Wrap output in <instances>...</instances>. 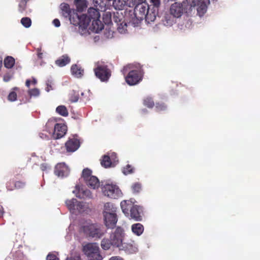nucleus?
Segmentation results:
<instances>
[{"label":"nucleus","mask_w":260,"mask_h":260,"mask_svg":"<svg viewBox=\"0 0 260 260\" xmlns=\"http://www.w3.org/2000/svg\"><path fill=\"white\" fill-rule=\"evenodd\" d=\"M61 14L64 18H68L71 23L79 27H85L87 24V19L84 14H79L77 10L71 9L69 4L62 3L60 6Z\"/></svg>","instance_id":"obj_1"},{"label":"nucleus","mask_w":260,"mask_h":260,"mask_svg":"<svg viewBox=\"0 0 260 260\" xmlns=\"http://www.w3.org/2000/svg\"><path fill=\"white\" fill-rule=\"evenodd\" d=\"M121 71L124 75L128 72L125 77V80L129 85H135L141 82L144 74L142 66L139 65L136 67L131 64L127 65L124 67Z\"/></svg>","instance_id":"obj_2"},{"label":"nucleus","mask_w":260,"mask_h":260,"mask_svg":"<svg viewBox=\"0 0 260 260\" xmlns=\"http://www.w3.org/2000/svg\"><path fill=\"white\" fill-rule=\"evenodd\" d=\"M82 231L87 237L95 239H100L104 236L106 231L100 224L86 223L82 227Z\"/></svg>","instance_id":"obj_3"},{"label":"nucleus","mask_w":260,"mask_h":260,"mask_svg":"<svg viewBox=\"0 0 260 260\" xmlns=\"http://www.w3.org/2000/svg\"><path fill=\"white\" fill-rule=\"evenodd\" d=\"M93 71L96 77L103 82H107L112 75V72L108 65L102 62L96 63Z\"/></svg>","instance_id":"obj_4"},{"label":"nucleus","mask_w":260,"mask_h":260,"mask_svg":"<svg viewBox=\"0 0 260 260\" xmlns=\"http://www.w3.org/2000/svg\"><path fill=\"white\" fill-rule=\"evenodd\" d=\"M83 251L88 260H102L100 248L96 243H88L83 247Z\"/></svg>","instance_id":"obj_5"},{"label":"nucleus","mask_w":260,"mask_h":260,"mask_svg":"<svg viewBox=\"0 0 260 260\" xmlns=\"http://www.w3.org/2000/svg\"><path fill=\"white\" fill-rule=\"evenodd\" d=\"M101 189L103 194L110 199H118L122 194L121 190L115 184H106L102 186Z\"/></svg>","instance_id":"obj_6"},{"label":"nucleus","mask_w":260,"mask_h":260,"mask_svg":"<svg viewBox=\"0 0 260 260\" xmlns=\"http://www.w3.org/2000/svg\"><path fill=\"white\" fill-rule=\"evenodd\" d=\"M188 8H191L187 3L175 2L170 8V13L174 17L180 18L184 13H187Z\"/></svg>","instance_id":"obj_7"},{"label":"nucleus","mask_w":260,"mask_h":260,"mask_svg":"<svg viewBox=\"0 0 260 260\" xmlns=\"http://www.w3.org/2000/svg\"><path fill=\"white\" fill-rule=\"evenodd\" d=\"M135 203L132 200H123L120 203V206L122 212L124 214L131 219V217H136V215L134 214V208L135 207Z\"/></svg>","instance_id":"obj_8"},{"label":"nucleus","mask_w":260,"mask_h":260,"mask_svg":"<svg viewBox=\"0 0 260 260\" xmlns=\"http://www.w3.org/2000/svg\"><path fill=\"white\" fill-rule=\"evenodd\" d=\"M123 230L120 227L117 228L114 232L111 234L110 239L113 246L118 247L119 248L120 247L123 243Z\"/></svg>","instance_id":"obj_9"},{"label":"nucleus","mask_w":260,"mask_h":260,"mask_svg":"<svg viewBox=\"0 0 260 260\" xmlns=\"http://www.w3.org/2000/svg\"><path fill=\"white\" fill-rule=\"evenodd\" d=\"M54 173L58 177H66L70 174V169L65 163H58L55 167Z\"/></svg>","instance_id":"obj_10"},{"label":"nucleus","mask_w":260,"mask_h":260,"mask_svg":"<svg viewBox=\"0 0 260 260\" xmlns=\"http://www.w3.org/2000/svg\"><path fill=\"white\" fill-rule=\"evenodd\" d=\"M113 6L119 10H123L126 7H133L136 5V1L133 0H112Z\"/></svg>","instance_id":"obj_11"},{"label":"nucleus","mask_w":260,"mask_h":260,"mask_svg":"<svg viewBox=\"0 0 260 260\" xmlns=\"http://www.w3.org/2000/svg\"><path fill=\"white\" fill-rule=\"evenodd\" d=\"M119 249L124 250L127 254L136 253L138 251L136 243L133 240H131L129 242H123Z\"/></svg>","instance_id":"obj_12"},{"label":"nucleus","mask_w":260,"mask_h":260,"mask_svg":"<svg viewBox=\"0 0 260 260\" xmlns=\"http://www.w3.org/2000/svg\"><path fill=\"white\" fill-rule=\"evenodd\" d=\"M147 7L143 4H139L135 7L134 15L138 20H142L148 12Z\"/></svg>","instance_id":"obj_13"},{"label":"nucleus","mask_w":260,"mask_h":260,"mask_svg":"<svg viewBox=\"0 0 260 260\" xmlns=\"http://www.w3.org/2000/svg\"><path fill=\"white\" fill-rule=\"evenodd\" d=\"M67 131V126L62 123H56L54 127L52 137L55 139H58L64 136Z\"/></svg>","instance_id":"obj_14"},{"label":"nucleus","mask_w":260,"mask_h":260,"mask_svg":"<svg viewBox=\"0 0 260 260\" xmlns=\"http://www.w3.org/2000/svg\"><path fill=\"white\" fill-rule=\"evenodd\" d=\"M87 15L84 14L86 16V19H87V24L85 27H80L82 29H85L87 28L90 22L93 19H100V14L99 11L94 8H89L88 10Z\"/></svg>","instance_id":"obj_15"},{"label":"nucleus","mask_w":260,"mask_h":260,"mask_svg":"<svg viewBox=\"0 0 260 260\" xmlns=\"http://www.w3.org/2000/svg\"><path fill=\"white\" fill-rule=\"evenodd\" d=\"M105 225L108 228H113L117 221L116 213H108L104 215Z\"/></svg>","instance_id":"obj_16"},{"label":"nucleus","mask_w":260,"mask_h":260,"mask_svg":"<svg viewBox=\"0 0 260 260\" xmlns=\"http://www.w3.org/2000/svg\"><path fill=\"white\" fill-rule=\"evenodd\" d=\"M80 146V141L76 138L69 139L65 144L67 151L70 152L77 150Z\"/></svg>","instance_id":"obj_17"},{"label":"nucleus","mask_w":260,"mask_h":260,"mask_svg":"<svg viewBox=\"0 0 260 260\" xmlns=\"http://www.w3.org/2000/svg\"><path fill=\"white\" fill-rule=\"evenodd\" d=\"M85 183L89 188L93 189H98L100 185L99 179L94 176L90 177L89 179L85 181Z\"/></svg>","instance_id":"obj_18"},{"label":"nucleus","mask_w":260,"mask_h":260,"mask_svg":"<svg viewBox=\"0 0 260 260\" xmlns=\"http://www.w3.org/2000/svg\"><path fill=\"white\" fill-rule=\"evenodd\" d=\"M92 24L89 29L92 31L98 33L104 28V24L100 19H93L91 20Z\"/></svg>","instance_id":"obj_19"},{"label":"nucleus","mask_w":260,"mask_h":260,"mask_svg":"<svg viewBox=\"0 0 260 260\" xmlns=\"http://www.w3.org/2000/svg\"><path fill=\"white\" fill-rule=\"evenodd\" d=\"M71 61V58L67 54H64L59 57L55 61V64L59 67H63L69 64Z\"/></svg>","instance_id":"obj_20"},{"label":"nucleus","mask_w":260,"mask_h":260,"mask_svg":"<svg viewBox=\"0 0 260 260\" xmlns=\"http://www.w3.org/2000/svg\"><path fill=\"white\" fill-rule=\"evenodd\" d=\"M134 214L136 215V217H131L136 221H142L143 216V208L141 206L135 205L134 208Z\"/></svg>","instance_id":"obj_21"},{"label":"nucleus","mask_w":260,"mask_h":260,"mask_svg":"<svg viewBox=\"0 0 260 260\" xmlns=\"http://www.w3.org/2000/svg\"><path fill=\"white\" fill-rule=\"evenodd\" d=\"M78 201L76 199L68 200L66 201V204L68 209L73 213H76V209Z\"/></svg>","instance_id":"obj_22"},{"label":"nucleus","mask_w":260,"mask_h":260,"mask_svg":"<svg viewBox=\"0 0 260 260\" xmlns=\"http://www.w3.org/2000/svg\"><path fill=\"white\" fill-rule=\"evenodd\" d=\"M72 74L76 77L80 78L83 76L84 70L77 64H73L71 68Z\"/></svg>","instance_id":"obj_23"},{"label":"nucleus","mask_w":260,"mask_h":260,"mask_svg":"<svg viewBox=\"0 0 260 260\" xmlns=\"http://www.w3.org/2000/svg\"><path fill=\"white\" fill-rule=\"evenodd\" d=\"M132 230L137 236H140L144 232V226L140 223L133 224L132 225Z\"/></svg>","instance_id":"obj_24"},{"label":"nucleus","mask_w":260,"mask_h":260,"mask_svg":"<svg viewBox=\"0 0 260 260\" xmlns=\"http://www.w3.org/2000/svg\"><path fill=\"white\" fill-rule=\"evenodd\" d=\"M89 207L88 205L83 202H78L76 209V212L77 211L79 213H82L87 212Z\"/></svg>","instance_id":"obj_25"},{"label":"nucleus","mask_w":260,"mask_h":260,"mask_svg":"<svg viewBox=\"0 0 260 260\" xmlns=\"http://www.w3.org/2000/svg\"><path fill=\"white\" fill-rule=\"evenodd\" d=\"M4 66L8 69L12 68L15 64V59L12 56H7L4 61Z\"/></svg>","instance_id":"obj_26"},{"label":"nucleus","mask_w":260,"mask_h":260,"mask_svg":"<svg viewBox=\"0 0 260 260\" xmlns=\"http://www.w3.org/2000/svg\"><path fill=\"white\" fill-rule=\"evenodd\" d=\"M101 164L103 167L106 168L110 167L112 164L110 157L107 155H104L101 160Z\"/></svg>","instance_id":"obj_27"},{"label":"nucleus","mask_w":260,"mask_h":260,"mask_svg":"<svg viewBox=\"0 0 260 260\" xmlns=\"http://www.w3.org/2000/svg\"><path fill=\"white\" fill-rule=\"evenodd\" d=\"M101 246L104 250H109L113 245L110 239L104 238L101 241Z\"/></svg>","instance_id":"obj_28"},{"label":"nucleus","mask_w":260,"mask_h":260,"mask_svg":"<svg viewBox=\"0 0 260 260\" xmlns=\"http://www.w3.org/2000/svg\"><path fill=\"white\" fill-rule=\"evenodd\" d=\"M56 111L58 114L64 117L67 116L69 114L67 108L63 105L58 106L56 109Z\"/></svg>","instance_id":"obj_29"},{"label":"nucleus","mask_w":260,"mask_h":260,"mask_svg":"<svg viewBox=\"0 0 260 260\" xmlns=\"http://www.w3.org/2000/svg\"><path fill=\"white\" fill-rule=\"evenodd\" d=\"M115 209L112 204L106 203L104 205V215L108 213H114Z\"/></svg>","instance_id":"obj_30"},{"label":"nucleus","mask_w":260,"mask_h":260,"mask_svg":"<svg viewBox=\"0 0 260 260\" xmlns=\"http://www.w3.org/2000/svg\"><path fill=\"white\" fill-rule=\"evenodd\" d=\"M30 0H21L18 5V10L20 13L23 14L26 8L27 3Z\"/></svg>","instance_id":"obj_31"},{"label":"nucleus","mask_w":260,"mask_h":260,"mask_svg":"<svg viewBox=\"0 0 260 260\" xmlns=\"http://www.w3.org/2000/svg\"><path fill=\"white\" fill-rule=\"evenodd\" d=\"M14 91H11L8 96V99L11 102L15 101L17 100V93L15 91H18L19 88L15 87L13 89Z\"/></svg>","instance_id":"obj_32"},{"label":"nucleus","mask_w":260,"mask_h":260,"mask_svg":"<svg viewBox=\"0 0 260 260\" xmlns=\"http://www.w3.org/2000/svg\"><path fill=\"white\" fill-rule=\"evenodd\" d=\"M91 174L92 171L90 169L88 168L83 169L82 171V176L83 178L84 182L86 181L87 179H89L90 177L93 176V175H92Z\"/></svg>","instance_id":"obj_33"},{"label":"nucleus","mask_w":260,"mask_h":260,"mask_svg":"<svg viewBox=\"0 0 260 260\" xmlns=\"http://www.w3.org/2000/svg\"><path fill=\"white\" fill-rule=\"evenodd\" d=\"M76 196L79 198H84L85 197H88L89 198H91L92 197V194L91 192L89 190H86L83 191L82 192V194L80 193V191H79V192L76 194Z\"/></svg>","instance_id":"obj_34"},{"label":"nucleus","mask_w":260,"mask_h":260,"mask_svg":"<svg viewBox=\"0 0 260 260\" xmlns=\"http://www.w3.org/2000/svg\"><path fill=\"white\" fill-rule=\"evenodd\" d=\"M144 18L145 19L146 21L149 23L155 21L156 19V15L154 13H149L148 11Z\"/></svg>","instance_id":"obj_35"},{"label":"nucleus","mask_w":260,"mask_h":260,"mask_svg":"<svg viewBox=\"0 0 260 260\" xmlns=\"http://www.w3.org/2000/svg\"><path fill=\"white\" fill-rule=\"evenodd\" d=\"M135 169L131 165L128 164L123 168L122 172L124 175H128L134 172Z\"/></svg>","instance_id":"obj_36"},{"label":"nucleus","mask_w":260,"mask_h":260,"mask_svg":"<svg viewBox=\"0 0 260 260\" xmlns=\"http://www.w3.org/2000/svg\"><path fill=\"white\" fill-rule=\"evenodd\" d=\"M21 23L26 28L29 27L31 25V20L29 17H23L21 19Z\"/></svg>","instance_id":"obj_37"},{"label":"nucleus","mask_w":260,"mask_h":260,"mask_svg":"<svg viewBox=\"0 0 260 260\" xmlns=\"http://www.w3.org/2000/svg\"><path fill=\"white\" fill-rule=\"evenodd\" d=\"M144 105L149 108H152L154 106V103L151 98H146L143 101Z\"/></svg>","instance_id":"obj_38"},{"label":"nucleus","mask_w":260,"mask_h":260,"mask_svg":"<svg viewBox=\"0 0 260 260\" xmlns=\"http://www.w3.org/2000/svg\"><path fill=\"white\" fill-rule=\"evenodd\" d=\"M167 106L164 103H156L155 105V110L157 112L164 111L167 110Z\"/></svg>","instance_id":"obj_39"},{"label":"nucleus","mask_w":260,"mask_h":260,"mask_svg":"<svg viewBox=\"0 0 260 260\" xmlns=\"http://www.w3.org/2000/svg\"><path fill=\"white\" fill-rule=\"evenodd\" d=\"M76 5L78 11L82 12L86 8V5L81 0H76Z\"/></svg>","instance_id":"obj_40"},{"label":"nucleus","mask_w":260,"mask_h":260,"mask_svg":"<svg viewBox=\"0 0 260 260\" xmlns=\"http://www.w3.org/2000/svg\"><path fill=\"white\" fill-rule=\"evenodd\" d=\"M142 188L141 184L138 182L135 183L132 186L133 192L135 193H139Z\"/></svg>","instance_id":"obj_41"},{"label":"nucleus","mask_w":260,"mask_h":260,"mask_svg":"<svg viewBox=\"0 0 260 260\" xmlns=\"http://www.w3.org/2000/svg\"><path fill=\"white\" fill-rule=\"evenodd\" d=\"M6 187L8 190H14L16 188L15 182L11 180L8 181L6 183Z\"/></svg>","instance_id":"obj_42"},{"label":"nucleus","mask_w":260,"mask_h":260,"mask_svg":"<svg viewBox=\"0 0 260 260\" xmlns=\"http://www.w3.org/2000/svg\"><path fill=\"white\" fill-rule=\"evenodd\" d=\"M29 95L31 96H38L40 94V90L38 88H33L28 91Z\"/></svg>","instance_id":"obj_43"},{"label":"nucleus","mask_w":260,"mask_h":260,"mask_svg":"<svg viewBox=\"0 0 260 260\" xmlns=\"http://www.w3.org/2000/svg\"><path fill=\"white\" fill-rule=\"evenodd\" d=\"M207 7V5L205 3H204V4H201L198 8L197 10L198 13H201L203 14H204L206 12Z\"/></svg>","instance_id":"obj_44"},{"label":"nucleus","mask_w":260,"mask_h":260,"mask_svg":"<svg viewBox=\"0 0 260 260\" xmlns=\"http://www.w3.org/2000/svg\"><path fill=\"white\" fill-rule=\"evenodd\" d=\"M15 186L16 189L23 188L25 186V182L22 181H15Z\"/></svg>","instance_id":"obj_45"},{"label":"nucleus","mask_w":260,"mask_h":260,"mask_svg":"<svg viewBox=\"0 0 260 260\" xmlns=\"http://www.w3.org/2000/svg\"><path fill=\"white\" fill-rule=\"evenodd\" d=\"M73 93L71 95L70 100L72 102H76L79 99V94H76V92L73 90Z\"/></svg>","instance_id":"obj_46"},{"label":"nucleus","mask_w":260,"mask_h":260,"mask_svg":"<svg viewBox=\"0 0 260 260\" xmlns=\"http://www.w3.org/2000/svg\"><path fill=\"white\" fill-rule=\"evenodd\" d=\"M46 260H59L55 254L49 253L46 257Z\"/></svg>","instance_id":"obj_47"},{"label":"nucleus","mask_w":260,"mask_h":260,"mask_svg":"<svg viewBox=\"0 0 260 260\" xmlns=\"http://www.w3.org/2000/svg\"><path fill=\"white\" fill-rule=\"evenodd\" d=\"M151 3L153 4V5L156 7L158 8L160 6V0H150Z\"/></svg>","instance_id":"obj_48"},{"label":"nucleus","mask_w":260,"mask_h":260,"mask_svg":"<svg viewBox=\"0 0 260 260\" xmlns=\"http://www.w3.org/2000/svg\"><path fill=\"white\" fill-rule=\"evenodd\" d=\"M53 24L55 27H59L60 25V21L58 19H55L53 21Z\"/></svg>","instance_id":"obj_49"},{"label":"nucleus","mask_w":260,"mask_h":260,"mask_svg":"<svg viewBox=\"0 0 260 260\" xmlns=\"http://www.w3.org/2000/svg\"><path fill=\"white\" fill-rule=\"evenodd\" d=\"M109 260H123V259L120 256H112Z\"/></svg>","instance_id":"obj_50"},{"label":"nucleus","mask_w":260,"mask_h":260,"mask_svg":"<svg viewBox=\"0 0 260 260\" xmlns=\"http://www.w3.org/2000/svg\"><path fill=\"white\" fill-rule=\"evenodd\" d=\"M3 79L5 82H8L10 80L11 77L8 75H4Z\"/></svg>","instance_id":"obj_51"},{"label":"nucleus","mask_w":260,"mask_h":260,"mask_svg":"<svg viewBox=\"0 0 260 260\" xmlns=\"http://www.w3.org/2000/svg\"><path fill=\"white\" fill-rule=\"evenodd\" d=\"M41 168L42 171H45V170H46L47 169L48 166H47V164H42L41 165Z\"/></svg>","instance_id":"obj_52"},{"label":"nucleus","mask_w":260,"mask_h":260,"mask_svg":"<svg viewBox=\"0 0 260 260\" xmlns=\"http://www.w3.org/2000/svg\"><path fill=\"white\" fill-rule=\"evenodd\" d=\"M4 213V210L3 206L0 205V218L2 217L3 216V214Z\"/></svg>","instance_id":"obj_53"},{"label":"nucleus","mask_w":260,"mask_h":260,"mask_svg":"<svg viewBox=\"0 0 260 260\" xmlns=\"http://www.w3.org/2000/svg\"><path fill=\"white\" fill-rule=\"evenodd\" d=\"M31 83V81L29 79L26 80L25 82V85L28 88L30 86Z\"/></svg>","instance_id":"obj_54"},{"label":"nucleus","mask_w":260,"mask_h":260,"mask_svg":"<svg viewBox=\"0 0 260 260\" xmlns=\"http://www.w3.org/2000/svg\"><path fill=\"white\" fill-rule=\"evenodd\" d=\"M31 83L33 84L34 85H35L37 83V81L35 78H32V81H31Z\"/></svg>","instance_id":"obj_55"},{"label":"nucleus","mask_w":260,"mask_h":260,"mask_svg":"<svg viewBox=\"0 0 260 260\" xmlns=\"http://www.w3.org/2000/svg\"><path fill=\"white\" fill-rule=\"evenodd\" d=\"M38 56L39 58L41 59L43 57V53H38Z\"/></svg>","instance_id":"obj_56"},{"label":"nucleus","mask_w":260,"mask_h":260,"mask_svg":"<svg viewBox=\"0 0 260 260\" xmlns=\"http://www.w3.org/2000/svg\"><path fill=\"white\" fill-rule=\"evenodd\" d=\"M85 93V92H81V97L83 98V100L84 99V98L83 96H84V95Z\"/></svg>","instance_id":"obj_57"},{"label":"nucleus","mask_w":260,"mask_h":260,"mask_svg":"<svg viewBox=\"0 0 260 260\" xmlns=\"http://www.w3.org/2000/svg\"><path fill=\"white\" fill-rule=\"evenodd\" d=\"M107 18H108V15L107 14L106 15L105 17L104 18V19H106Z\"/></svg>","instance_id":"obj_58"},{"label":"nucleus","mask_w":260,"mask_h":260,"mask_svg":"<svg viewBox=\"0 0 260 260\" xmlns=\"http://www.w3.org/2000/svg\"><path fill=\"white\" fill-rule=\"evenodd\" d=\"M110 21H111V20H110V18H109V19H108V20H107V22H105V23H108Z\"/></svg>","instance_id":"obj_59"}]
</instances>
